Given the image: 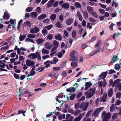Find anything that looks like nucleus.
Listing matches in <instances>:
<instances>
[{
    "mask_svg": "<svg viewBox=\"0 0 121 121\" xmlns=\"http://www.w3.org/2000/svg\"><path fill=\"white\" fill-rule=\"evenodd\" d=\"M70 60L71 61H77L78 59V57L75 56H71L70 58Z\"/></svg>",
    "mask_w": 121,
    "mask_h": 121,
    "instance_id": "obj_26",
    "label": "nucleus"
},
{
    "mask_svg": "<svg viewBox=\"0 0 121 121\" xmlns=\"http://www.w3.org/2000/svg\"><path fill=\"white\" fill-rule=\"evenodd\" d=\"M44 46L46 48L50 50L52 47V44H50V43L47 42L45 43Z\"/></svg>",
    "mask_w": 121,
    "mask_h": 121,
    "instance_id": "obj_14",
    "label": "nucleus"
},
{
    "mask_svg": "<svg viewBox=\"0 0 121 121\" xmlns=\"http://www.w3.org/2000/svg\"><path fill=\"white\" fill-rule=\"evenodd\" d=\"M49 62V60H47L44 63V64L46 65V68H47L50 65Z\"/></svg>",
    "mask_w": 121,
    "mask_h": 121,
    "instance_id": "obj_47",
    "label": "nucleus"
},
{
    "mask_svg": "<svg viewBox=\"0 0 121 121\" xmlns=\"http://www.w3.org/2000/svg\"><path fill=\"white\" fill-rule=\"evenodd\" d=\"M58 59L56 57H54L53 60V62L54 64H56L57 63V62L58 60Z\"/></svg>",
    "mask_w": 121,
    "mask_h": 121,
    "instance_id": "obj_54",
    "label": "nucleus"
},
{
    "mask_svg": "<svg viewBox=\"0 0 121 121\" xmlns=\"http://www.w3.org/2000/svg\"><path fill=\"white\" fill-rule=\"evenodd\" d=\"M69 6V5L67 3L64 4L62 5V8L66 9L68 8Z\"/></svg>",
    "mask_w": 121,
    "mask_h": 121,
    "instance_id": "obj_33",
    "label": "nucleus"
},
{
    "mask_svg": "<svg viewBox=\"0 0 121 121\" xmlns=\"http://www.w3.org/2000/svg\"><path fill=\"white\" fill-rule=\"evenodd\" d=\"M26 64L28 66L33 67L35 66V62L33 60L29 59L27 60L26 61Z\"/></svg>",
    "mask_w": 121,
    "mask_h": 121,
    "instance_id": "obj_7",
    "label": "nucleus"
},
{
    "mask_svg": "<svg viewBox=\"0 0 121 121\" xmlns=\"http://www.w3.org/2000/svg\"><path fill=\"white\" fill-rule=\"evenodd\" d=\"M113 91L112 89V88L110 89L108 91V96L110 97H111L113 94Z\"/></svg>",
    "mask_w": 121,
    "mask_h": 121,
    "instance_id": "obj_28",
    "label": "nucleus"
},
{
    "mask_svg": "<svg viewBox=\"0 0 121 121\" xmlns=\"http://www.w3.org/2000/svg\"><path fill=\"white\" fill-rule=\"evenodd\" d=\"M82 112V111L81 110H78L74 112V115L75 116L78 115L79 113Z\"/></svg>",
    "mask_w": 121,
    "mask_h": 121,
    "instance_id": "obj_51",
    "label": "nucleus"
},
{
    "mask_svg": "<svg viewBox=\"0 0 121 121\" xmlns=\"http://www.w3.org/2000/svg\"><path fill=\"white\" fill-rule=\"evenodd\" d=\"M28 57L30 60H35L37 58L38 60L40 61L41 59L40 53L38 52H36L35 53H31L29 55Z\"/></svg>",
    "mask_w": 121,
    "mask_h": 121,
    "instance_id": "obj_1",
    "label": "nucleus"
},
{
    "mask_svg": "<svg viewBox=\"0 0 121 121\" xmlns=\"http://www.w3.org/2000/svg\"><path fill=\"white\" fill-rule=\"evenodd\" d=\"M88 46L87 44H83L82 45V49H84Z\"/></svg>",
    "mask_w": 121,
    "mask_h": 121,
    "instance_id": "obj_62",
    "label": "nucleus"
},
{
    "mask_svg": "<svg viewBox=\"0 0 121 121\" xmlns=\"http://www.w3.org/2000/svg\"><path fill=\"white\" fill-rule=\"evenodd\" d=\"M9 14L5 12L4 15V18L6 19H8L9 17Z\"/></svg>",
    "mask_w": 121,
    "mask_h": 121,
    "instance_id": "obj_30",
    "label": "nucleus"
},
{
    "mask_svg": "<svg viewBox=\"0 0 121 121\" xmlns=\"http://www.w3.org/2000/svg\"><path fill=\"white\" fill-rule=\"evenodd\" d=\"M89 20L90 22H96V20L90 17Z\"/></svg>",
    "mask_w": 121,
    "mask_h": 121,
    "instance_id": "obj_59",
    "label": "nucleus"
},
{
    "mask_svg": "<svg viewBox=\"0 0 121 121\" xmlns=\"http://www.w3.org/2000/svg\"><path fill=\"white\" fill-rule=\"evenodd\" d=\"M49 21V19H46L44 20L43 21V23L44 24H48Z\"/></svg>",
    "mask_w": 121,
    "mask_h": 121,
    "instance_id": "obj_56",
    "label": "nucleus"
},
{
    "mask_svg": "<svg viewBox=\"0 0 121 121\" xmlns=\"http://www.w3.org/2000/svg\"><path fill=\"white\" fill-rule=\"evenodd\" d=\"M121 95V93L120 92H117L116 94V97L118 98H120Z\"/></svg>",
    "mask_w": 121,
    "mask_h": 121,
    "instance_id": "obj_57",
    "label": "nucleus"
},
{
    "mask_svg": "<svg viewBox=\"0 0 121 121\" xmlns=\"http://www.w3.org/2000/svg\"><path fill=\"white\" fill-rule=\"evenodd\" d=\"M92 85V83L91 82H88L85 83V84L84 85L85 86L84 89L86 91L88 90L89 88L91 87Z\"/></svg>",
    "mask_w": 121,
    "mask_h": 121,
    "instance_id": "obj_12",
    "label": "nucleus"
},
{
    "mask_svg": "<svg viewBox=\"0 0 121 121\" xmlns=\"http://www.w3.org/2000/svg\"><path fill=\"white\" fill-rule=\"evenodd\" d=\"M66 61H63L60 66V67L62 68L64 67L66 65Z\"/></svg>",
    "mask_w": 121,
    "mask_h": 121,
    "instance_id": "obj_42",
    "label": "nucleus"
},
{
    "mask_svg": "<svg viewBox=\"0 0 121 121\" xmlns=\"http://www.w3.org/2000/svg\"><path fill=\"white\" fill-rule=\"evenodd\" d=\"M84 114V112L81 113L77 117H76L73 121H80L82 117L85 115Z\"/></svg>",
    "mask_w": 121,
    "mask_h": 121,
    "instance_id": "obj_11",
    "label": "nucleus"
},
{
    "mask_svg": "<svg viewBox=\"0 0 121 121\" xmlns=\"http://www.w3.org/2000/svg\"><path fill=\"white\" fill-rule=\"evenodd\" d=\"M107 71L102 72L99 76V80H100L102 79H104V78H106L107 76Z\"/></svg>",
    "mask_w": 121,
    "mask_h": 121,
    "instance_id": "obj_10",
    "label": "nucleus"
},
{
    "mask_svg": "<svg viewBox=\"0 0 121 121\" xmlns=\"http://www.w3.org/2000/svg\"><path fill=\"white\" fill-rule=\"evenodd\" d=\"M42 52L43 54H49V51L44 48L42 49Z\"/></svg>",
    "mask_w": 121,
    "mask_h": 121,
    "instance_id": "obj_22",
    "label": "nucleus"
},
{
    "mask_svg": "<svg viewBox=\"0 0 121 121\" xmlns=\"http://www.w3.org/2000/svg\"><path fill=\"white\" fill-rule=\"evenodd\" d=\"M26 35H22L21 34L19 37V39L21 41H22L26 38Z\"/></svg>",
    "mask_w": 121,
    "mask_h": 121,
    "instance_id": "obj_27",
    "label": "nucleus"
},
{
    "mask_svg": "<svg viewBox=\"0 0 121 121\" xmlns=\"http://www.w3.org/2000/svg\"><path fill=\"white\" fill-rule=\"evenodd\" d=\"M54 0H51L47 4V6L48 8L52 6V4L54 2Z\"/></svg>",
    "mask_w": 121,
    "mask_h": 121,
    "instance_id": "obj_23",
    "label": "nucleus"
},
{
    "mask_svg": "<svg viewBox=\"0 0 121 121\" xmlns=\"http://www.w3.org/2000/svg\"><path fill=\"white\" fill-rule=\"evenodd\" d=\"M103 81H101L98 82V86H99L102 87L103 86L104 87L106 85L107 83L105 79H103Z\"/></svg>",
    "mask_w": 121,
    "mask_h": 121,
    "instance_id": "obj_8",
    "label": "nucleus"
},
{
    "mask_svg": "<svg viewBox=\"0 0 121 121\" xmlns=\"http://www.w3.org/2000/svg\"><path fill=\"white\" fill-rule=\"evenodd\" d=\"M89 104V102H88L83 103L79 106V108L84 111H85L87 109Z\"/></svg>",
    "mask_w": 121,
    "mask_h": 121,
    "instance_id": "obj_5",
    "label": "nucleus"
},
{
    "mask_svg": "<svg viewBox=\"0 0 121 121\" xmlns=\"http://www.w3.org/2000/svg\"><path fill=\"white\" fill-rule=\"evenodd\" d=\"M118 114L116 113H114L112 116V118L113 119H115L117 117Z\"/></svg>",
    "mask_w": 121,
    "mask_h": 121,
    "instance_id": "obj_53",
    "label": "nucleus"
},
{
    "mask_svg": "<svg viewBox=\"0 0 121 121\" xmlns=\"http://www.w3.org/2000/svg\"><path fill=\"white\" fill-rule=\"evenodd\" d=\"M17 53L19 55H24L25 54V53L23 52H21L19 49V48H17Z\"/></svg>",
    "mask_w": 121,
    "mask_h": 121,
    "instance_id": "obj_36",
    "label": "nucleus"
},
{
    "mask_svg": "<svg viewBox=\"0 0 121 121\" xmlns=\"http://www.w3.org/2000/svg\"><path fill=\"white\" fill-rule=\"evenodd\" d=\"M55 38L56 40L61 41L62 40V37L60 35L58 34L55 36Z\"/></svg>",
    "mask_w": 121,
    "mask_h": 121,
    "instance_id": "obj_29",
    "label": "nucleus"
},
{
    "mask_svg": "<svg viewBox=\"0 0 121 121\" xmlns=\"http://www.w3.org/2000/svg\"><path fill=\"white\" fill-rule=\"evenodd\" d=\"M83 13V15L86 18H87L88 17V13L86 11H84L83 12L82 11Z\"/></svg>",
    "mask_w": 121,
    "mask_h": 121,
    "instance_id": "obj_45",
    "label": "nucleus"
},
{
    "mask_svg": "<svg viewBox=\"0 0 121 121\" xmlns=\"http://www.w3.org/2000/svg\"><path fill=\"white\" fill-rule=\"evenodd\" d=\"M59 19L61 22H62L63 20L64 17L62 14L60 15L59 16Z\"/></svg>",
    "mask_w": 121,
    "mask_h": 121,
    "instance_id": "obj_52",
    "label": "nucleus"
},
{
    "mask_svg": "<svg viewBox=\"0 0 121 121\" xmlns=\"http://www.w3.org/2000/svg\"><path fill=\"white\" fill-rule=\"evenodd\" d=\"M100 42V41L99 40L98 41L97 43L95 45V48H96L99 46Z\"/></svg>",
    "mask_w": 121,
    "mask_h": 121,
    "instance_id": "obj_58",
    "label": "nucleus"
},
{
    "mask_svg": "<svg viewBox=\"0 0 121 121\" xmlns=\"http://www.w3.org/2000/svg\"><path fill=\"white\" fill-rule=\"evenodd\" d=\"M121 80L120 79H117L114 81L112 86V87H113L116 85V87L118 88L119 91H121V83L119 82Z\"/></svg>",
    "mask_w": 121,
    "mask_h": 121,
    "instance_id": "obj_3",
    "label": "nucleus"
},
{
    "mask_svg": "<svg viewBox=\"0 0 121 121\" xmlns=\"http://www.w3.org/2000/svg\"><path fill=\"white\" fill-rule=\"evenodd\" d=\"M87 10L91 14L94 11L93 8L92 7L90 6L87 7Z\"/></svg>",
    "mask_w": 121,
    "mask_h": 121,
    "instance_id": "obj_21",
    "label": "nucleus"
},
{
    "mask_svg": "<svg viewBox=\"0 0 121 121\" xmlns=\"http://www.w3.org/2000/svg\"><path fill=\"white\" fill-rule=\"evenodd\" d=\"M115 106V105L114 104H113L111 106L110 108V110L111 112H112L114 110Z\"/></svg>",
    "mask_w": 121,
    "mask_h": 121,
    "instance_id": "obj_48",
    "label": "nucleus"
},
{
    "mask_svg": "<svg viewBox=\"0 0 121 121\" xmlns=\"http://www.w3.org/2000/svg\"><path fill=\"white\" fill-rule=\"evenodd\" d=\"M78 27L79 29V31L78 33L79 34H81L83 31V29L82 28V26H81L80 25H79L78 26Z\"/></svg>",
    "mask_w": 121,
    "mask_h": 121,
    "instance_id": "obj_44",
    "label": "nucleus"
},
{
    "mask_svg": "<svg viewBox=\"0 0 121 121\" xmlns=\"http://www.w3.org/2000/svg\"><path fill=\"white\" fill-rule=\"evenodd\" d=\"M77 35L76 31L75 30H73L72 33V37L74 38H75L76 37Z\"/></svg>",
    "mask_w": 121,
    "mask_h": 121,
    "instance_id": "obj_41",
    "label": "nucleus"
},
{
    "mask_svg": "<svg viewBox=\"0 0 121 121\" xmlns=\"http://www.w3.org/2000/svg\"><path fill=\"white\" fill-rule=\"evenodd\" d=\"M50 19L51 20L54 21L55 20L56 17V15L55 14H52L50 16Z\"/></svg>",
    "mask_w": 121,
    "mask_h": 121,
    "instance_id": "obj_31",
    "label": "nucleus"
},
{
    "mask_svg": "<svg viewBox=\"0 0 121 121\" xmlns=\"http://www.w3.org/2000/svg\"><path fill=\"white\" fill-rule=\"evenodd\" d=\"M52 44L54 46L58 47V42L56 40H54L53 41Z\"/></svg>",
    "mask_w": 121,
    "mask_h": 121,
    "instance_id": "obj_37",
    "label": "nucleus"
},
{
    "mask_svg": "<svg viewBox=\"0 0 121 121\" xmlns=\"http://www.w3.org/2000/svg\"><path fill=\"white\" fill-rule=\"evenodd\" d=\"M53 26L52 25H48L47 26L45 27V28H46L48 29V30H50L51 29Z\"/></svg>",
    "mask_w": 121,
    "mask_h": 121,
    "instance_id": "obj_55",
    "label": "nucleus"
},
{
    "mask_svg": "<svg viewBox=\"0 0 121 121\" xmlns=\"http://www.w3.org/2000/svg\"><path fill=\"white\" fill-rule=\"evenodd\" d=\"M92 15L95 17L97 18L98 17V16L97 14L95 12L93 11L91 13Z\"/></svg>",
    "mask_w": 121,
    "mask_h": 121,
    "instance_id": "obj_49",
    "label": "nucleus"
},
{
    "mask_svg": "<svg viewBox=\"0 0 121 121\" xmlns=\"http://www.w3.org/2000/svg\"><path fill=\"white\" fill-rule=\"evenodd\" d=\"M77 17L79 18L80 21H82L83 19V17L79 12H77Z\"/></svg>",
    "mask_w": 121,
    "mask_h": 121,
    "instance_id": "obj_20",
    "label": "nucleus"
},
{
    "mask_svg": "<svg viewBox=\"0 0 121 121\" xmlns=\"http://www.w3.org/2000/svg\"><path fill=\"white\" fill-rule=\"evenodd\" d=\"M53 37L52 35L50 34H49L47 36V39L50 40H51L52 39Z\"/></svg>",
    "mask_w": 121,
    "mask_h": 121,
    "instance_id": "obj_50",
    "label": "nucleus"
},
{
    "mask_svg": "<svg viewBox=\"0 0 121 121\" xmlns=\"http://www.w3.org/2000/svg\"><path fill=\"white\" fill-rule=\"evenodd\" d=\"M82 93L81 92H79L78 93L77 95V97L78 98H79L82 95Z\"/></svg>",
    "mask_w": 121,
    "mask_h": 121,
    "instance_id": "obj_63",
    "label": "nucleus"
},
{
    "mask_svg": "<svg viewBox=\"0 0 121 121\" xmlns=\"http://www.w3.org/2000/svg\"><path fill=\"white\" fill-rule=\"evenodd\" d=\"M95 91V87L91 88L89 91H88L85 92V95L86 96V98H91L94 94Z\"/></svg>",
    "mask_w": 121,
    "mask_h": 121,
    "instance_id": "obj_2",
    "label": "nucleus"
},
{
    "mask_svg": "<svg viewBox=\"0 0 121 121\" xmlns=\"http://www.w3.org/2000/svg\"><path fill=\"white\" fill-rule=\"evenodd\" d=\"M78 60L77 61H74L72 62L71 64V66H73V68H75L78 66L77 63L78 62Z\"/></svg>",
    "mask_w": 121,
    "mask_h": 121,
    "instance_id": "obj_17",
    "label": "nucleus"
},
{
    "mask_svg": "<svg viewBox=\"0 0 121 121\" xmlns=\"http://www.w3.org/2000/svg\"><path fill=\"white\" fill-rule=\"evenodd\" d=\"M24 25L26 26H31L30 23L29 21H27L24 23Z\"/></svg>",
    "mask_w": 121,
    "mask_h": 121,
    "instance_id": "obj_46",
    "label": "nucleus"
},
{
    "mask_svg": "<svg viewBox=\"0 0 121 121\" xmlns=\"http://www.w3.org/2000/svg\"><path fill=\"white\" fill-rule=\"evenodd\" d=\"M39 28L37 27H35L31 29L30 30V32L31 34L36 33L39 32Z\"/></svg>",
    "mask_w": 121,
    "mask_h": 121,
    "instance_id": "obj_9",
    "label": "nucleus"
},
{
    "mask_svg": "<svg viewBox=\"0 0 121 121\" xmlns=\"http://www.w3.org/2000/svg\"><path fill=\"white\" fill-rule=\"evenodd\" d=\"M107 96V94L104 95L103 97L100 98V101L101 102L103 101V102H105Z\"/></svg>",
    "mask_w": 121,
    "mask_h": 121,
    "instance_id": "obj_18",
    "label": "nucleus"
},
{
    "mask_svg": "<svg viewBox=\"0 0 121 121\" xmlns=\"http://www.w3.org/2000/svg\"><path fill=\"white\" fill-rule=\"evenodd\" d=\"M101 117L104 119H109L111 117V113L110 112L106 113L105 111H103L102 113Z\"/></svg>",
    "mask_w": 121,
    "mask_h": 121,
    "instance_id": "obj_4",
    "label": "nucleus"
},
{
    "mask_svg": "<svg viewBox=\"0 0 121 121\" xmlns=\"http://www.w3.org/2000/svg\"><path fill=\"white\" fill-rule=\"evenodd\" d=\"M56 55H57L58 57L59 58H61L63 56L62 53L61 52H59L58 53H57Z\"/></svg>",
    "mask_w": 121,
    "mask_h": 121,
    "instance_id": "obj_43",
    "label": "nucleus"
},
{
    "mask_svg": "<svg viewBox=\"0 0 121 121\" xmlns=\"http://www.w3.org/2000/svg\"><path fill=\"white\" fill-rule=\"evenodd\" d=\"M47 17V15L45 14H43L39 16L38 17V19L39 20H42L46 18Z\"/></svg>",
    "mask_w": 121,
    "mask_h": 121,
    "instance_id": "obj_24",
    "label": "nucleus"
},
{
    "mask_svg": "<svg viewBox=\"0 0 121 121\" xmlns=\"http://www.w3.org/2000/svg\"><path fill=\"white\" fill-rule=\"evenodd\" d=\"M104 108V107H101L96 109L94 112V116L96 117H98L99 112L102 111Z\"/></svg>",
    "mask_w": 121,
    "mask_h": 121,
    "instance_id": "obj_6",
    "label": "nucleus"
},
{
    "mask_svg": "<svg viewBox=\"0 0 121 121\" xmlns=\"http://www.w3.org/2000/svg\"><path fill=\"white\" fill-rule=\"evenodd\" d=\"M36 36V35L35 34H29L27 35V37L29 38H31L32 39L34 38Z\"/></svg>",
    "mask_w": 121,
    "mask_h": 121,
    "instance_id": "obj_38",
    "label": "nucleus"
},
{
    "mask_svg": "<svg viewBox=\"0 0 121 121\" xmlns=\"http://www.w3.org/2000/svg\"><path fill=\"white\" fill-rule=\"evenodd\" d=\"M56 26L58 28H61L62 27V25L59 21L57 22L56 24Z\"/></svg>",
    "mask_w": 121,
    "mask_h": 121,
    "instance_id": "obj_34",
    "label": "nucleus"
},
{
    "mask_svg": "<svg viewBox=\"0 0 121 121\" xmlns=\"http://www.w3.org/2000/svg\"><path fill=\"white\" fill-rule=\"evenodd\" d=\"M25 42H30L33 43H35L33 39L29 38H26L25 39Z\"/></svg>",
    "mask_w": 121,
    "mask_h": 121,
    "instance_id": "obj_32",
    "label": "nucleus"
},
{
    "mask_svg": "<svg viewBox=\"0 0 121 121\" xmlns=\"http://www.w3.org/2000/svg\"><path fill=\"white\" fill-rule=\"evenodd\" d=\"M117 57L116 56H113L112 58V61L111 62H114L118 60V58H117Z\"/></svg>",
    "mask_w": 121,
    "mask_h": 121,
    "instance_id": "obj_39",
    "label": "nucleus"
},
{
    "mask_svg": "<svg viewBox=\"0 0 121 121\" xmlns=\"http://www.w3.org/2000/svg\"><path fill=\"white\" fill-rule=\"evenodd\" d=\"M44 40L41 38L39 39H37L36 42L38 45L41 44L43 42H44Z\"/></svg>",
    "mask_w": 121,
    "mask_h": 121,
    "instance_id": "obj_19",
    "label": "nucleus"
},
{
    "mask_svg": "<svg viewBox=\"0 0 121 121\" xmlns=\"http://www.w3.org/2000/svg\"><path fill=\"white\" fill-rule=\"evenodd\" d=\"M10 24L12 26H13V28H14V27L16 24V20L15 19H11L10 20Z\"/></svg>",
    "mask_w": 121,
    "mask_h": 121,
    "instance_id": "obj_16",
    "label": "nucleus"
},
{
    "mask_svg": "<svg viewBox=\"0 0 121 121\" xmlns=\"http://www.w3.org/2000/svg\"><path fill=\"white\" fill-rule=\"evenodd\" d=\"M30 16L32 17H36L38 16L37 13L36 12H33L30 13Z\"/></svg>",
    "mask_w": 121,
    "mask_h": 121,
    "instance_id": "obj_25",
    "label": "nucleus"
},
{
    "mask_svg": "<svg viewBox=\"0 0 121 121\" xmlns=\"http://www.w3.org/2000/svg\"><path fill=\"white\" fill-rule=\"evenodd\" d=\"M35 68V66H34L33 68L31 69L30 71V74H28L27 76V77H29L31 76H33L35 74V72L34 71Z\"/></svg>",
    "mask_w": 121,
    "mask_h": 121,
    "instance_id": "obj_15",
    "label": "nucleus"
},
{
    "mask_svg": "<svg viewBox=\"0 0 121 121\" xmlns=\"http://www.w3.org/2000/svg\"><path fill=\"white\" fill-rule=\"evenodd\" d=\"M75 7L76 8H80L81 7V5L78 2H76L74 4Z\"/></svg>",
    "mask_w": 121,
    "mask_h": 121,
    "instance_id": "obj_35",
    "label": "nucleus"
},
{
    "mask_svg": "<svg viewBox=\"0 0 121 121\" xmlns=\"http://www.w3.org/2000/svg\"><path fill=\"white\" fill-rule=\"evenodd\" d=\"M99 10L102 14H104L105 12L104 10L103 9H99Z\"/></svg>",
    "mask_w": 121,
    "mask_h": 121,
    "instance_id": "obj_64",
    "label": "nucleus"
},
{
    "mask_svg": "<svg viewBox=\"0 0 121 121\" xmlns=\"http://www.w3.org/2000/svg\"><path fill=\"white\" fill-rule=\"evenodd\" d=\"M33 9V8L32 7H28L26 8V10L27 12H31Z\"/></svg>",
    "mask_w": 121,
    "mask_h": 121,
    "instance_id": "obj_40",
    "label": "nucleus"
},
{
    "mask_svg": "<svg viewBox=\"0 0 121 121\" xmlns=\"http://www.w3.org/2000/svg\"><path fill=\"white\" fill-rule=\"evenodd\" d=\"M60 67H54L53 68V70L54 71H58L60 70Z\"/></svg>",
    "mask_w": 121,
    "mask_h": 121,
    "instance_id": "obj_60",
    "label": "nucleus"
},
{
    "mask_svg": "<svg viewBox=\"0 0 121 121\" xmlns=\"http://www.w3.org/2000/svg\"><path fill=\"white\" fill-rule=\"evenodd\" d=\"M73 19L72 18H71L66 20L65 21L66 24L68 25H71L73 22Z\"/></svg>",
    "mask_w": 121,
    "mask_h": 121,
    "instance_id": "obj_13",
    "label": "nucleus"
},
{
    "mask_svg": "<svg viewBox=\"0 0 121 121\" xmlns=\"http://www.w3.org/2000/svg\"><path fill=\"white\" fill-rule=\"evenodd\" d=\"M101 50V48L100 47H99L97 48H96L95 49V52L96 54L99 52Z\"/></svg>",
    "mask_w": 121,
    "mask_h": 121,
    "instance_id": "obj_61",
    "label": "nucleus"
}]
</instances>
